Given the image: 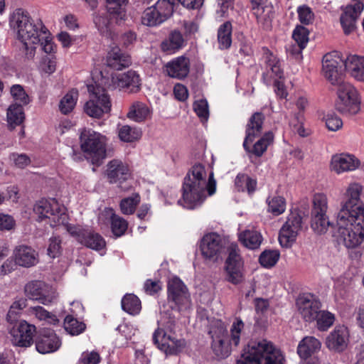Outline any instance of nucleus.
Here are the masks:
<instances>
[{
    "label": "nucleus",
    "instance_id": "obj_30",
    "mask_svg": "<svg viewBox=\"0 0 364 364\" xmlns=\"http://www.w3.org/2000/svg\"><path fill=\"white\" fill-rule=\"evenodd\" d=\"M338 86L337 95L338 99V107L343 109V103L346 100H351L353 102H360L356 89L349 82H340Z\"/></svg>",
    "mask_w": 364,
    "mask_h": 364
},
{
    "label": "nucleus",
    "instance_id": "obj_46",
    "mask_svg": "<svg viewBox=\"0 0 364 364\" xmlns=\"http://www.w3.org/2000/svg\"><path fill=\"white\" fill-rule=\"evenodd\" d=\"M311 228L318 234L326 232L331 223L326 214H311Z\"/></svg>",
    "mask_w": 364,
    "mask_h": 364
},
{
    "label": "nucleus",
    "instance_id": "obj_56",
    "mask_svg": "<svg viewBox=\"0 0 364 364\" xmlns=\"http://www.w3.org/2000/svg\"><path fill=\"white\" fill-rule=\"evenodd\" d=\"M328 209V200L326 195L317 193L313 198L311 214H326Z\"/></svg>",
    "mask_w": 364,
    "mask_h": 364
},
{
    "label": "nucleus",
    "instance_id": "obj_22",
    "mask_svg": "<svg viewBox=\"0 0 364 364\" xmlns=\"http://www.w3.org/2000/svg\"><path fill=\"white\" fill-rule=\"evenodd\" d=\"M14 259L18 266L30 268L39 262V255L31 246L20 245L16 246L13 252Z\"/></svg>",
    "mask_w": 364,
    "mask_h": 364
},
{
    "label": "nucleus",
    "instance_id": "obj_35",
    "mask_svg": "<svg viewBox=\"0 0 364 364\" xmlns=\"http://www.w3.org/2000/svg\"><path fill=\"white\" fill-rule=\"evenodd\" d=\"M80 244L95 250H100L105 247V241L98 233L86 230L84 235L81 236Z\"/></svg>",
    "mask_w": 364,
    "mask_h": 364
},
{
    "label": "nucleus",
    "instance_id": "obj_29",
    "mask_svg": "<svg viewBox=\"0 0 364 364\" xmlns=\"http://www.w3.org/2000/svg\"><path fill=\"white\" fill-rule=\"evenodd\" d=\"M184 38L180 31H172L168 38L162 41L161 48L164 52L173 53L183 46Z\"/></svg>",
    "mask_w": 364,
    "mask_h": 364
},
{
    "label": "nucleus",
    "instance_id": "obj_8",
    "mask_svg": "<svg viewBox=\"0 0 364 364\" xmlns=\"http://www.w3.org/2000/svg\"><path fill=\"white\" fill-rule=\"evenodd\" d=\"M363 189V186L359 183L353 182L348 185L338 215H347L353 218L364 216V205L360 200Z\"/></svg>",
    "mask_w": 364,
    "mask_h": 364
},
{
    "label": "nucleus",
    "instance_id": "obj_32",
    "mask_svg": "<svg viewBox=\"0 0 364 364\" xmlns=\"http://www.w3.org/2000/svg\"><path fill=\"white\" fill-rule=\"evenodd\" d=\"M326 345L330 350H343L346 346V331L342 328H336L326 338Z\"/></svg>",
    "mask_w": 364,
    "mask_h": 364
},
{
    "label": "nucleus",
    "instance_id": "obj_47",
    "mask_svg": "<svg viewBox=\"0 0 364 364\" xmlns=\"http://www.w3.org/2000/svg\"><path fill=\"white\" fill-rule=\"evenodd\" d=\"M309 30L303 26H297L292 33V38L299 46L297 53H300L309 41Z\"/></svg>",
    "mask_w": 364,
    "mask_h": 364
},
{
    "label": "nucleus",
    "instance_id": "obj_24",
    "mask_svg": "<svg viewBox=\"0 0 364 364\" xmlns=\"http://www.w3.org/2000/svg\"><path fill=\"white\" fill-rule=\"evenodd\" d=\"M360 165V160L354 155L348 154H336L331 161V169L336 173L352 171Z\"/></svg>",
    "mask_w": 364,
    "mask_h": 364
},
{
    "label": "nucleus",
    "instance_id": "obj_9",
    "mask_svg": "<svg viewBox=\"0 0 364 364\" xmlns=\"http://www.w3.org/2000/svg\"><path fill=\"white\" fill-rule=\"evenodd\" d=\"M200 248L205 259L217 262L227 251L226 241L215 232L206 234L201 239Z\"/></svg>",
    "mask_w": 364,
    "mask_h": 364
},
{
    "label": "nucleus",
    "instance_id": "obj_6",
    "mask_svg": "<svg viewBox=\"0 0 364 364\" xmlns=\"http://www.w3.org/2000/svg\"><path fill=\"white\" fill-rule=\"evenodd\" d=\"M90 100L84 105L85 112L93 118H100L111 110L112 103L107 91L100 85H88Z\"/></svg>",
    "mask_w": 364,
    "mask_h": 364
},
{
    "label": "nucleus",
    "instance_id": "obj_27",
    "mask_svg": "<svg viewBox=\"0 0 364 364\" xmlns=\"http://www.w3.org/2000/svg\"><path fill=\"white\" fill-rule=\"evenodd\" d=\"M131 58L117 46L113 47L107 53L106 65L110 68L121 70L131 65Z\"/></svg>",
    "mask_w": 364,
    "mask_h": 364
},
{
    "label": "nucleus",
    "instance_id": "obj_12",
    "mask_svg": "<svg viewBox=\"0 0 364 364\" xmlns=\"http://www.w3.org/2000/svg\"><path fill=\"white\" fill-rule=\"evenodd\" d=\"M167 332H172V330L165 331L160 328H157L153 335L154 342L166 354H178L185 348L186 341L184 339H178L168 334Z\"/></svg>",
    "mask_w": 364,
    "mask_h": 364
},
{
    "label": "nucleus",
    "instance_id": "obj_59",
    "mask_svg": "<svg viewBox=\"0 0 364 364\" xmlns=\"http://www.w3.org/2000/svg\"><path fill=\"white\" fill-rule=\"evenodd\" d=\"M343 103V109L338 107V99L336 102V109L338 112L344 115H354L360 111V102H353L351 100H346Z\"/></svg>",
    "mask_w": 364,
    "mask_h": 364
},
{
    "label": "nucleus",
    "instance_id": "obj_11",
    "mask_svg": "<svg viewBox=\"0 0 364 364\" xmlns=\"http://www.w3.org/2000/svg\"><path fill=\"white\" fill-rule=\"evenodd\" d=\"M24 293L30 299L38 301L43 305H48L56 298L55 290L44 282L33 280L24 287Z\"/></svg>",
    "mask_w": 364,
    "mask_h": 364
},
{
    "label": "nucleus",
    "instance_id": "obj_25",
    "mask_svg": "<svg viewBox=\"0 0 364 364\" xmlns=\"http://www.w3.org/2000/svg\"><path fill=\"white\" fill-rule=\"evenodd\" d=\"M264 116L260 112H255L250 118L245 130V138L243 142V147L247 151H250L249 143L259 136L262 131Z\"/></svg>",
    "mask_w": 364,
    "mask_h": 364
},
{
    "label": "nucleus",
    "instance_id": "obj_31",
    "mask_svg": "<svg viewBox=\"0 0 364 364\" xmlns=\"http://www.w3.org/2000/svg\"><path fill=\"white\" fill-rule=\"evenodd\" d=\"M265 63L267 65V73L263 74L264 80L268 83L269 78L278 77L281 79L283 76V71L281 69L280 62L272 53H265Z\"/></svg>",
    "mask_w": 364,
    "mask_h": 364
},
{
    "label": "nucleus",
    "instance_id": "obj_19",
    "mask_svg": "<svg viewBox=\"0 0 364 364\" xmlns=\"http://www.w3.org/2000/svg\"><path fill=\"white\" fill-rule=\"evenodd\" d=\"M105 176L110 183L119 186L131 177L128 165L119 159H113L107 164Z\"/></svg>",
    "mask_w": 364,
    "mask_h": 364
},
{
    "label": "nucleus",
    "instance_id": "obj_45",
    "mask_svg": "<svg viewBox=\"0 0 364 364\" xmlns=\"http://www.w3.org/2000/svg\"><path fill=\"white\" fill-rule=\"evenodd\" d=\"M106 14H96L94 15L93 21L99 32L103 36H109L111 32L110 16Z\"/></svg>",
    "mask_w": 364,
    "mask_h": 364
},
{
    "label": "nucleus",
    "instance_id": "obj_26",
    "mask_svg": "<svg viewBox=\"0 0 364 364\" xmlns=\"http://www.w3.org/2000/svg\"><path fill=\"white\" fill-rule=\"evenodd\" d=\"M190 60L187 57L180 56L167 63L164 71L172 78L183 80L190 72Z\"/></svg>",
    "mask_w": 364,
    "mask_h": 364
},
{
    "label": "nucleus",
    "instance_id": "obj_52",
    "mask_svg": "<svg viewBox=\"0 0 364 364\" xmlns=\"http://www.w3.org/2000/svg\"><path fill=\"white\" fill-rule=\"evenodd\" d=\"M280 254L277 250H264L259 256L260 264L266 268H269L276 264L279 260Z\"/></svg>",
    "mask_w": 364,
    "mask_h": 364
},
{
    "label": "nucleus",
    "instance_id": "obj_2",
    "mask_svg": "<svg viewBox=\"0 0 364 364\" xmlns=\"http://www.w3.org/2000/svg\"><path fill=\"white\" fill-rule=\"evenodd\" d=\"M10 24L16 33L17 39L22 43L26 58L32 59L36 53L35 45L39 43L46 26L41 20L35 22L28 12L23 9L15 10L11 17Z\"/></svg>",
    "mask_w": 364,
    "mask_h": 364
},
{
    "label": "nucleus",
    "instance_id": "obj_33",
    "mask_svg": "<svg viewBox=\"0 0 364 364\" xmlns=\"http://www.w3.org/2000/svg\"><path fill=\"white\" fill-rule=\"evenodd\" d=\"M239 240L246 247L255 250L259 247L263 238L259 232L255 230H246L239 235Z\"/></svg>",
    "mask_w": 364,
    "mask_h": 364
},
{
    "label": "nucleus",
    "instance_id": "obj_38",
    "mask_svg": "<svg viewBox=\"0 0 364 364\" xmlns=\"http://www.w3.org/2000/svg\"><path fill=\"white\" fill-rule=\"evenodd\" d=\"M122 308L131 315H136L141 309V301L134 294H127L122 299Z\"/></svg>",
    "mask_w": 364,
    "mask_h": 364
},
{
    "label": "nucleus",
    "instance_id": "obj_20",
    "mask_svg": "<svg viewBox=\"0 0 364 364\" xmlns=\"http://www.w3.org/2000/svg\"><path fill=\"white\" fill-rule=\"evenodd\" d=\"M110 89H129L130 92H136L140 87L139 75L134 70L112 75L111 83L108 85Z\"/></svg>",
    "mask_w": 364,
    "mask_h": 364
},
{
    "label": "nucleus",
    "instance_id": "obj_53",
    "mask_svg": "<svg viewBox=\"0 0 364 364\" xmlns=\"http://www.w3.org/2000/svg\"><path fill=\"white\" fill-rule=\"evenodd\" d=\"M28 314L30 316H34L40 321L48 320L50 323H53L58 321L55 315L40 306L30 307L28 309Z\"/></svg>",
    "mask_w": 364,
    "mask_h": 364
},
{
    "label": "nucleus",
    "instance_id": "obj_17",
    "mask_svg": "<svg viewBox=\"0 0 364 364\" xmlns=\"http://www.w3.org/2000/svg\"><path fill=\"white\" fill-rule=\"evenodd\" d=\"M321 347V343L314 336H306L299 343L297 353L299 357L304 360V364H319L318 358L314 355L317 353Z\"/></svg>",
    "mask_w": 364,
    "mask_h": 364
},
{
    "label": "nucleus",
    "instance_id": "obj_58",
    "mask_svg": "<svg viewBox=\"0 0 364 364\" xmlns=\"http://www.w3.org/2000/svg\"><path fill=\"white\" fill-rule=\"evenodd\" d=\"M212 348L215 355L220 358L228 357L230 354V348L226 339L213 340Z\"/></svg>",
    "mask_w": 364,
    "mask_h": 364
},
{
    "label": "nucleus",
    "instance_id": "obj_63",
    "mask_svg": "<svg viewBox=\"0 0 364 364\" xmlns=\"http://www.w3.org/2000/svg\"><path fill=\"white\" fill-rule=\"evenodd\" d=\"M183 36L186 38H190L195 36L199 30V25L194 20H184L181 22Z\"/></svg>",
    "mask_w": 364,
    "mask_h": 364
},
{
    "label": "nucleus",
    "instance_id": "obj_62",
    "mask_svg": "<svg viewBox=\"0 0 364 364\" xmlns=\"http://www.w3.org/2000/svg\"><path fill=\"white\" fill-rule=\"evenodd\" d=\"M193 109L202 122H206L209 117L208 105L206 100H200L194 102Z\"/></svg>",
    "mask_w": 364,
    "mask_h": 364
},
{
    "label": "nucleus",
    "instance_id": "obj_42",
    "mask_svg": "<svg viewBox=\"0 0 364 364\" xmlns=\"http://www.w3.org/2000/svg\"><path fill=\"white\" fill-rule=\"evenodd\" d=\"M274 141V134L272 132H266L253 146L252 149L250 148V151L256 156H262L266 151L268 146L272 144Z\"/></svg>",
    "mask_w": 364,
    "mask_h": 364
},
{
    "label": "nucleus",
    "instance_id": "obj_57",
    "mask_svg": "<svg viewBox=\"0 0 364 364\" xmlns=\"http://www.w3.org/2000/svg\"><path fill=\"white\" fill-rule=\"evenodd\" d=\"M11 94L16 103L20 105H26L30 102V98L20 85H14L11 87Z\"/></svg>",
    "mask_w": 364,
    "mask_h": 364
},
{
    "label": "nucleus",
    "instance_id": "obj_13",
    "mask_svg": "<svg viewBox=\"0 0 364 364\" xmlns=\"http://www.w3.org/2000/svg\"><path fill=\"white\" fill-rule=\"evenodd\" d=\"M302 218L296 212H291L286 223L280 230L279 240L282 246L289 247L296 240V236L301 230Z\"/></svg>",
    "mask_w": 364,
    "mask_h": 364
},
{
    "label": "nucleus",
    "instance_id": "obj_55",
    "mask_svg": "<svg viewBox=\"0 0 364 364\" xmlns=\"http://www.w3.org/2000/svg\"><path fill=\"white\" fill-rule=\"evenodd\" d=\"M140 201L139 194H133L131 197L124 198L120 202V209L123 214H132Z\"/></svg>",
    "mask_w": 364,
    "mask_h": 364
},
{
    "label": "nucleus",
    "instance_id": "obj_5",
    "mask_svg": "<svg viewBox=\"0 0 364 364\" xmlns=\"http://www.w3.org/2000/svg\"><path fill=\"white\" fill-rule=\"evenodd\" d=\"M33 212L37 215L38 221L46 220L51 227L65 224L68 220L65 208L60 206L55 199L38 201L34 205Z\"/></svg>",
    "mask_w": 364,
    "mask_h": 364
},
{
    "label": "nucleus",
    "instance_id": "obj_43",
    "mask_svg": "<svg viewBox=\"0 0 364 364\" xmlns=\"http://www.w3.org/2000/svg\"><path fill=\"white\" fill-rule=\"evenodd\" d=\"M118 136L122 141L133 142L141 138V131L136 127L124 125L118 129Z\"/></svg>",
    "mask_w": 364,
    "mask_h": 364
},
{
    "label": "nucleus",
    "instance_id": "obj_16",
    "mask_svg": "<svg viewBox=\"0 0 364 364\" xmlns=\"http://www.w3.org/2000/svg\"><path fill=\"white\" fill-rule=\"evenodd\" d=\"M36 332L34 325L30 324L26 321H21L20 323L12 328L11 335L12 343L19 347L31 346L33 342V336Z\"/></svg>",
    "mask_w": 364,
    "mask_h": 364
},
{
    "label": "nucleus",
    "instance_id": "obj_36",
    "mask_svg": "<svg viewBox=\"0 0 364 364\" xmlns=\"http://www.w3.org/2000/svg\"><path fill=\"white\" fill-rule=\"evenodd\" d=\"M232 24L226 21L218 30V41L220 49H228L232 43Z\"/></svg>",
    "mask_w": 364,
    "mask_h": 364
},
{
    "label": "nucleus",
    "instance_id": "obj_4",
    "mask_svg": "<svg viewBox=\"0 0 364 364\" xmlns=\"http://www.w3.org/2000/svg\"><path fill=\"white\" fill-rule=\"evenodd\" d=\"M337 237L348 248L360 245L364 239V216L337 215Z\"/></svg>",
    "mask_w": 364,
    "mask_h": 364
},
{
    "label": "nucleus",
    "instance_id": "obj_60",
    "mask_svg": "<svg viewBox=\"0 0 364 364\" xmlns=\"http://www.w3.org/2000/svg\"><path fill=\"white\" fill-rule=\"evenodd\" d=\"M27 301L26 299H20L14 301L11 306L9 311L7 314V321L10 323H13L16 321L17 316L20 311L26 308Z\"/></svg>",
    "mask_w": 364,
    "mask_h": 364
},
{
    "label": "nucleus",
    "instance_id": "obj_51",
    "mask_svg": "<svg viewBox=\"0 0 364 364\" xmlns=\"http://www.w3.org/2000/svg\"><path fill=\"white\" fill-rule=\"evenodd\" d=\"M268 211L274 215H279L286 209L285 199L282 196H274L267 199Z\"/></svg>",
    "mask_w": 364,
    "mask_h": 364
},
{
    "label": "nucleus",
    "instance_id": "obj_40",
    "mask_svg": "<svg viewBox=\"0 0 364 364\" xmlns=\"http://www.w3.org/2000/svg\"><path fill=\"white\" fill-rule=\"evenodd\" d=\"M107 11L109 14L116 16L117 18L122 20L125 16V7L129 0H105Z\"/></svg>",
    "mask_w": 364,
    "mask_h": 364
},
{
    "label": "nucleus",
    "instance_id": "obj_41",
    "mask_svg": "<svg viewBox=\"0 0 364 364\" xmlns=\"http://www.w3.org/2000/svg\"><path fill=\"white\" fill-rule=\"evenodd\" d=\"M7 118L11 127L20 125L25 119L23 106L18 104L11 105L8 108Z\"/></svg>",
    "mask_w": 364,
    "mask_h": 364
},
{
    "label": "nucleus",
    "instance_id": "obj_15",
    "mask_svg": "<svg viewBox=\"0 0 364 364\" xmlns=\"http://www.w3.org/2000/svg\"><path fill=\"white\" fill-rule=\"evenodd\" d=\"M299 314L306 322L314 321L319 314L321 302L311 294H303L296 299Z\"/></svg>",
    "mask_w": 364,
    "mask_h": 364
},
{
    "label": "nucleus",
    "instance_id": "obj_50",
    "mask_svg": "<svg viewBox=\"0 0 364 364\" xmlns=\"http://www.w3.org/2000/svg\"><path fill=\"white\" fill-rule=\"evenodd\" d=\"M112 232L116 237L123 235L127 228L128 223L123 218L112 213L110 217Z\"/></svg>",
    "mask_w": 364,
    "mask_h": 364
},
{
    "label": "nucleus",
    "instance_id": "obj_34",
    "mask_svg": "<svg viewBox=\"0 0 364 364\" xmlns=\"http://www.w3.org/2000/svg\"><path fill=\"white\" fill-rule=\"evenodd\" d=\"M149 107L143 102H134L129 107L127 117L136 122L144 121L149 115Z\"/></svg>",
    "mask_w": 364,
    "mask_h": 364
},
{
    "label": "nucleus",
    "instance_id": "obj_61",
    "mask_svg": "<svg viewBox=\"0 0 364 364\" xmlns=\"http://www.w3.org/2000/svg\"><path fill=\"white\" fill-rule=\"evenodd\" d=\"M245 324L242 319L239 317L235 318L234 320L231 328H230V336H231V342L234 343L235 346H237L240 343V333L242 330L244 328Z\"/></svg>",
    "mask_w": 364,
    "mask_h": 364
},
{
    "label": "nucleus",
    "instance_id": "obj_10",
    "mask_svg": "<svg viewBox=\"0 0 364 364\" xmlns=\"http://www.w3.org/2000/svg\"><path fill=\"white\" fill-rule=\"evenodd\" d=\"M168 301L172 309L178 311L190 304L191 299L188 289L178 277L171 279L168 283Z\"/></svg>",
    "mask_w": 364,
    "mask_h": 364
},
{
    "label": "nucleus",
    "instance_id": "obj_23",
    "mask_svg": "<svg viewBox=\"0 0 364 364\" xmlns=\"http://www.w3.org/2000/svg\"><path fill=\"white\" fill-rule=\"evenodd\" d=\"M60 341L53 331L48 329L41 332L36 340V350L42 354L57 350L60 346Z\"/></svg>",
    "mask_w": 364,
    "mask_h": 364
},
{
    "label": "nucleus",
    "instance_id": "obj_54",
    "mask_svg": "<svg viewBox=\"0 0 364 364\" xmlns=\"http://www.w3.org/2000/svg\"><path fill=\"white\" fill-rule=\"evenodd\" d=\"M173 5L171 0H158L153 6L166 21L173 13Z\"/></svg>",
    "mask_w": 364,
    "mask_h": 364
},
{
    "label": "nucleus",
    "instance_id": "obj_39",
    "mask_svg": "<svg viewBox=\"0 0 364 364\" xmlns=\"http://www.w3.org/2000/svg\"><path fill=\"white\" fill-rule=\"evenodd\" d=\"M235 186L238 191L246 190L249 194H251L256 190L257 181L247 174L239 173L235 178Z\"/></svg>",
    "mask_w": 364,
    "mask_h": 364
},
{
    "label": "nucleus",
    "instance_id": "obj_14",
    "mask_svg": "<svg viewBox=\"0 0 364 364\" xmlns=\"http://www.w3.org/2000/svg\"><path fill=\"white\" fill-rule=\"evenodd\" d=\"M228 252L229 255L226 260L225 267L228 273V280L234 284H237L243 280V262L239 254V249L237 245H231Z\"/></svg>",
    "mask_w": 364,
    "mask_h": 364
},
{
    "label": "nucleus",
    "instance_id": "obj_48",
    "mask_svg": "<svg viewBox=\"0 0 364 364\" xmlns=\"http://www.w3.org/2000/svg\"><path fill=\"white\" fill-rule=\"evenodd\" d=\"M64 328L70 335H79L85 329V324L77 321L70 315L67 316L64 320Z\"/></svg>",
    "mask_w": 364,
    "mask_h": 364
},
{
    "label": "nucleus",
    "instance_id": "obj_7",
    "mask_svg": "<svg viewBox=\"0 0 364 364\" xmlns=\"http://www.w3.org/2000/svg\"><path fill=\"white\" fill-rule=\"evenodd\" d=\"M81 149L98 163L106 157V137L90 129H83L80 135Z\"/></svg>",
    "mask_w": 364,
    "mask_h": 364
},
{
    "label": "nucleus",
    "instance_id": "obj_44",
    "mask_svg": "<svg viewBox=\"0 0 364 364\" xmlns=\"http://www.w3.org/2000/svg\"><path fill=\"white\" fill-rule=\"evenodd\" d=\"M78 97V91L75 89L71 90L60 100L59 109L60 112L67 114L75 107Z\"/></svg>",
    "mask_w": 364,
    "mask_h": 364
},
{
    "label": "nucleus",
    "instance_id": "obj_3",
    "mask_svg": "<svg viewBox=\"0 0 364 364\" xmlns=\"http://www.w3.org/2000/svg\"><path fill=\"white\" fill-rule=\"evenodd\" d=\"M242 358L236 364H284V356L280 350L267 340L252 342Z\"/></svg>",
    "mask_w": 364,
    "mask_h": 364
},
{
    "label": "nucleus",
    "instance_id": "obj_64",
    "mask_svg": "<svg viewBox=\"0 0 364 364\" xmlns=\"http://www.w3.org/2000/svg\"><path fill=\"white\" fill-rule=\"evenodd\" d=\"M61 249L60 238L57 236L51 237L49 240L48 255L52 258H55L60 255Z\"/></svg>",
    "mask_w": 364,
    "mask_h": 364
},
{
    "label": "nucleus",
    "instance_id": "obj_18",
    "mask_svg": "<svg viewBox=\"0 0 364 364\" xmlns=\"http://www.w3.org/2000/svg\"><path fill=\"white\" fill-rule=\"evenodd\" d=\"M364 6L362 2H356L343 9L340 21L345 34L348 35L355 30L356 22Z\"/></svg>",
    "mask_w": 364,
    "mask_h": 364
},
{
    "label": "nucleus",
    "instance_id": "obj_1",
    "mask_svg": "<svg viewBox=\"0 0 364 364\" xmlns=\"http://www.w3.org/2000/svg\"><path fill=\"white\" fill-rule=\"evenodd\" d=\"M205 168L200 164H195L187 173L182 186V198L178 203L188 209L200 205L206 198V191L209 196L215 193L216 181L213 173L209 174L206 181Z\"/></svg>",
    "mask_w": 364,
    "mask_h": 364
},
{
    "label": "nucleus",
    "instance_id": "obj_49",
    "mask_svg": "<svg viewBox=\"0 0 364 364\" xmlns=\"http://www.w3.org/2000/svg\"><path fill=\"white\" fill-rule=\"evenodd\" d=\"M317 328L319 331H327L334 323V315L328 311L319 310V314L316 320Z\"/></svg>",
    "mask_w": 364,
    "mask_h": 364
},
{
    "label": "nucleus",
    "instance_id": "obj_21",
    "mask_svg": "<svg viewBox=\"0 0 364 364\" xmlns=\"http://www.w3.org/2000/svg\"><path fill=\"white\" fill-rule=\"evenodd\" d=\"M341 59L337 54L328 53L323 56L322 70L326 80L332 85L343 82L342 75L338 71Z\"/></svg>",
    "mask_w": 364,
    "mask_h": 364
},
{
    "label": "nucleus",
    "instance_id": "obj_37",
    "mask_svg": "<svg viewBox=\"0 0 364 364\" xmlns=\"http://www.w3.org/2000/svg\"><path fill=\"white\" fill-rule=\"evenodd\" d=\"M141 22L146 26L155 27L165 22V21L159 14L157 10H156V8H154L152 6L146 8L143 11L141 16Z\"/></svg>",
    "mask_w": 364,
    "mask_h": 364
},
{
    "label": "nucleus",
    "instance_id": "obj_28",
    "mask_svg": "<svg viewBox=\"0 0 364 364\" xmlns=\"http://www.w3.org/2000/svg\"><path fill=\"white\" fill-rule=\"evenodd\" d=\"M346 71L355 80L364 82V57L350 55L344 61Z\"/></svg>",
    "mask_w": 364,
    "mask_h": 364
}]
</instances>
